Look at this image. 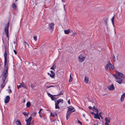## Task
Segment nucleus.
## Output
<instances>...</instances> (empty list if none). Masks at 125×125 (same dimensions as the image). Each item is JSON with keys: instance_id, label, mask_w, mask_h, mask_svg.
Here are the masks:
<instances>
[{"instance_id": "obj_1", "label": "nucleus", "mask_w": 125, "mask_h": 125, "mask_svg": "<svg viewBox=\"0 0 125 125\" xmlns=\"http://www.w3.org/2000/svg\"><path fill=\"white\" fill-rule=\"evenodd\" d=\"M8 74V71H7V69L5 70H3L2 73V83L1 85V88H3L5 85V82L6 79Z\"/></svg>"}, {"instance_id": "obj_2", "label": "nucleus", "mask_w": 125, "mask_h": 125, "mask_svg": "<svg viewBox=\"0 0 125 125\" xmlns=\"http://www.w3.org/2000/svg\"><path fill=\"white\" fill-rule=\"evenodd\" d=\"M9 23L7 24L6 25L4 29V31L6 35V37L8 39V45H9Z\"/></svg>"}, {"instance_id": "obj_3", "label": "nucleus", "mask_w": 125, "mask_h": 125, "mask_svg": "<svg viewBox=\"0 0 125 125\" xmlns=\"http://www.w3.org/2000/svg\"><path fill=\"white\" fill-rule=\"evenodd\" d=\"M7 52H5L4 53V66L5 67V68L4 70H5L6 69L8 71V63L9 62V61L7 59Z\"/></svg>"}, {"instance_id": "obj_4", "label": "nucleus", "mask_w": 125, "mask_h": 125, "mask_svg": "<svg viewBox=\"0 0 125 125\" xmlns=\"http://www.w3.org/2000/svg\"><path fill=\"white\" fill-rule=\"evenodd\" d=\"M113 76L116 79L115 81L116 82L119 84L124 83V81L123 79L118 77L115 74H113Z\"/></svg>"}, {"instance_id": "obj_5", "label": "nucleus", "mask_w": 125, "mask_h": 125, "mask_svg": "<svg viewBox=\"0 0 125 125\" xmlns=\"http://www.w3.org/2000/svg\"><path fill=\"white\" fill-rule=\"evenodd\" d=\"M85 56L83 54H80L78 57V60L80 62H82L84 60Z\"/></svg>"}, {"instance_id": "obj_6", "label": "nucleus", "mask_w": 125, "mask_h": 125, "mask_svg": "<svg viewBox=\"0 0 125 125\" xmlns=\"http://www.w3.org/2000/svg\"><path fill=\"white\" fill-rule=\"evenodd\" d=\"M116 74L119 77L122 78L121 79L125 78V75L120 72L116 71Z\"/></svg>"}, {"instance_id": "obj_7", "label": "nucleus", "mask_w": 125, "mask_h": 125, "mask_svg": "<svg viewBox=\"0 0 125 125\" xmlns=\"http://www.w3.org/2000/svg\"><path fill=\"white\" fill-rule=\"evenodd\" d=\"M32 119V117H30L28 119H26L25 121L27 123L26 125H34L33 123H31Z\"/></svg>"}, {"instance_id": "obj_8", "label": "nucleus", "mask_w": 125, "mask_h": 125, "mask_svg": "<svg viewBox=\"0 0 125 125\" xmlns=\"http://www.w3.org/2000/svg\"><path fill=\"white\" fill-rule=\"evenodd\" d=\"M48 28L49 29L52 30L54 28V24L53 23H50L49 25Z\"/></svg>"}, {"instance_id": "obj_9", "label": "nucleus", "mask_w": 125, "mask_h": 125, "mask_svg": "<svg viewBox=\"0 0 125 125\" xmlns=\"http://www.w3.org/2000/svg\"><path fill=\"white\" fill-rule=\"evenodd\" d=\"M10 97L9 96H7L4 98V102L5 103H7L10 101Z\"/></svg>"}, {"instance_id": "obj_10", "label": "nucleus", "mask_w": 125, "mask_h": 125, "mask_svg": "<svg viewBox=\"0 0 125 125\" xmlns=\"http://www.w3.org/2000/svg\"><path fill=\"white\" fill-rule=\"evenodd\" d=\"M107 87L108 90H113L115 89V87L113 84Z\"/></svg>"}, {"instance_id": "obj_11", "label": "nucleus", "mask_w": 125, "mask_h": 125, "mask_svg": "<svg viewBox=\"0 0 125 125\" xmlns=\"http://www.w3.org/2000/svg\"><path fill=\"white\" fill-rule=\"evenodd\" d=\"M48 95L50 97L52 100H54L55 99V98L54 96H56V95H52L51 94L48 93Z\"/></svg>"}, {"instance_id": "obj_12", "label": "nucleus", "mask_w": 125, "mask_h": 125, "mask_svg": "<svg viewBox=\"0 0 125 125\" xmlns=\"http://www.w3.org/2000/svg\"><path fill=\"white\" fill-rule=\"evenodd\" d=\"M108 66L107 70L108 69V67L109 69L110 70H113L115 68L114 66L112 64L109 65V66Z\"/></svg>"}, {"instance_id": "obj_13", "label": "nucleus", "mask_w": 125, "mask_h": 125, "mask_svg": "<svg viewBox=\"0 0 125 125\" xmlns=\"http://www.w3.org/2000/svg\"><path fill=\"white\" fill-rule=\"evenodd\" d=\"M84 81L85 83H88L89 82L88 78L87 76H85L84 79Z\"/></svg>"}, {"instance_id": "obj_14", "label": "nucleus", "mask_w": 125, "mask_h": 125, "mask_svg": "<svg viewBox=\"0 0 125 125\" xmlns=\"http://www.w3.org/2000/svg\"><path fill=\"white\" fill-rule=\"evenodd\" d=\"M12 6L13 10H15L17 8V6L13 2L12 3Z\"/></svg>"}, {"instance_id": "obj_15", "label": "nucleus", "mask_w": 125, "mask_h": 125, "mask_svg": "<svg viewBox=\"0 0 125 125\" xmlns=\"http://www.w3.org/2000/svg\"><path fill=\"white\" fill-rule=\"evenodd\" d=\"M125 97V93H123L122 95L121 96L120 99V101L121 102H123L124 101V99Z\"/></svg>"}, {"instance_id": "obj_16", "label": "nucleus", "mask_w": 125, "mask_h": 125, "mask_svg": "<svg viewBox=\"0 0 125 125\" xmlns=\"http://www.w3.org/2000/svg\"><path fill=\"white\" fill-rule=\"evenodd\" d=\"M74 109V107L73 106H70L68 108V110L67 111V113H68L69 112L72 110Z\"/></svg>"}, {"instance_id": "obj_17", "label": "nucleus", "mask_w": 125, "mask_h": 125, "mask_svg": "<svg viewBox=\"0 0 125 125\" xmlns=\"http://www.w3.org/2000/svg\"><path fill=\"white\" fill-rule=\"evenodd\" d=\"M105 120L106 121L105 123H109L110 122V118L109 117H106Z\"/></svg>"}, {"instance_id": "obj_18", "label": "nucleus", "mask_w": 125, "mask_h": 125, "mask_svg": "<svg viewBox=\"0 0 125 125\" xmlns=\"http://www.w3.org/2000/svg\"><path fill=\"white\" fill-rule=\"evenodd\" d=\"M108 19H107L104 20V23L105 24V25L106 26V27L107 28L108 25Z\"/></svg>"}, {"instance_id": "obj_19", "label": "nucleus", "mask_w": 125, "mask_h": 125, "mask_svg": "<svg viewBox=\"0 0 125 125\" xmlns=\"http://www.w3.org/2000/svg\"><path fill=\"white\" fill-rule=\"evenodd\" d=\"M111 64H112L110 63V61H109L108 62V63L105 66V68L106 70H107V68L108 67V66H109V65H111Z\"/></svg>"}, {"instance_id": "obj_20", "label": "nucleus", "mask_w": 125, "mask_h": 125, "mask_svg": "<svg viewBox=\"0 0 125 125\" xmlns=\"http://www.w3.org/2000/svg\"><path fill=\"white\" fill-rule=\"evenodd\" d=\"M94 118H96V119H100V118L99 117V115L98 114H97L96 113V114H95V115H94Z\"/></svg>"}, {"instance_id": "obj_21", "label": "nucleus", "mask_w": 125, "mask_h": 125, "mask_svg": "<svg viewBox=\"0 0 125 125\" xmlns=\"http://www.w3.org/2000/svg\"><path fill=\"white\" fill-rule=\"evenodd\" d=\"M4 48H5V52H7L8 50V47H7V45L6 44H4Z\"/></svg>"}, {"instance_id": "obj_22", "label": "nucleus", "mask_w": 125, "mask_h": 125, "mask_svg": "<svg viewBox=\"0 0 125 125\" xmlns=\"http://www.w3.org/2000/svg\"><path fill=\"white\" fill-rule=\"evenodd\" d=\"M92 110L93 111L95 112H96L97 114L98 113V110L97 109L95 108L94 107L92 108Z\"/></svg>"}, {"instance_id": "obj_23", "label": "nucleus", "mask_w": 125, "mask_h": 125, "mask_svg": "<svg viewBox=\"0 0 125 125\" xmlns=\"http://www.w3.org/2000/svg\"><path fill=\"white\" fill-rule=\"evenodd\" d=\"M71 114V112H70L68 114V113L66 115V118L67 120L68 118L69 117V116Z\"/></svg>"}, {"instance_id": "obj_24", "label": "nucleus", "mask_w": 125, "mask_h": 125, "mask_svg": "<svg viewBox=\"0 0 125 125\" xmlns=\"http://www.w3.org/2000/svg\"><path fill=\"white\" fill-rule=\"evenodd\" d=\"M70 31V29H68L67 30H65L64 31L65 33L66 34H68Z\"/></svg>"}, {"instance_id": "obj_25", "label": "nucleus", "mask_w": 125, "mask_h": 125, "mask_svg": "<svg viewBox=\"0 0 125 125\" xmlns=\"http://www.w3.org/2000/svg\"><path fill=\"white\" fill-rule=\"evenodd\" d=\"M48 74L52 78H53L54 77L55 75H54L53 74H50L49 73H48Z\"/></svg>"}, {"instance_id": "obj_26", "label": "nucleus", "mask_w": 125, "mask_h": 125, "mask_svg": "<svg viewBox=\"0 0 125 125\" xmlns=\"http://www.w3.org/2000/svg\"><path fill=\"white\" fill-rule=\"evenodd\" d=\"M28 112H24L22 113L25 116H27L28 114Z\"/></svg>"}, {"instance_id": "obj_27", "label": "nucleus", "mask_w": 125, "mask_h": 125, "mask_svg": "<svg viewBox=\"0 0 125 125\" xmlns=\"http://www.w3.org/2000/svg\"><path fill=\"white\" fill-rule=\"evenodd\" d=\"M31 105V103L29 102H28L26 104V106L27 107H29Z\"/></svg>"}, {"instance_id": "obj_28", "label": "nucleus", "mask_w": 125, "mask_h": 125, "mask_svg": "<svg viewBox=\"0 0 125 125\" xmlns=\"http://www.w3.org/2000/svg\"><path fill=\"white\" fill-rule=\"evenodd\" d=\"M51 116L55 117L56 116H57V115L55 113H51Z\"/></svg>"}, {"instance_id": "obj_29", "label": "nucleus", "mask_w": 125, "mask_h": 125, "mask_svg": "<svg viewBox=\"0 0 125 125\" xmlns=\"http://www.w3.org/2000/svg\"><path fill=\"white\" fill-rule=\"evenodd\" d=\"M23 45L25 46V47H26V45H27L28 47L29 45L25 41H24L23 43Z\"/></svg>"}, {"instance_id": "obj_30", "label": "nucleus", "mask_w": 125, "mask_h": 125, "mask_svg": "<svg viewBox=\"0 0 125 125\" xmlns=\"http://www.w3.org/2000/svg\"><path fill=\"white\" fill-rule=\"evenodd\" d=\"M24 83L22 82V83H20V85L21 86V87L23 88H26L25 87Z\"/></svg>"}, {"instance_id": "obj_31", "label": "nucleus", "mask_w": 125, "mask_h": 125, "mask_svg": "<svg viewBox=\"0 0 125 125\" xmlns=\"http://www.w3.org/2000/svg\"><path fill=\"white\" fill-rule=\"evenodd\" d=\"M16 124L17 125H21L20 122L19 121H17L16 122Z\"/></svg>"}, {"instance_id": "obj_32", "label": "nucleus", "mask_w": 125, "mask_h": 125, "mask_svg": "<svg viewBox=\"0 0 125 125\" xmlns=\"http://www.w3.org/2000/svg\"><path fill=\"white\" fill-rule=\"evenodd\" d=\"M115 16L114 15V16L113 17L112 19V21L113 23V25H114V18H115Z\"/></svg>"}, {"instance_id": "obj_33", "label": "nucleus", "mask_w": 125, "mask_h": 125, "mask_svg": "<svg viewBox=\"0 0 125 125\" xmlns=\"http://www.w3.org/2000/svg\"><path fill=\"white\" fill-rule=\"evenodd\" d=\"M113 60L114 62H115L116 61L115 57L114 55H113Z\"/></svg>"}, {"instance_id": "obj_34", "label": "nucleus", "mask_w": 125, "mask_h": 125, "mask_svg": "<svg viewBox=\"0 0 125 125\" xmlns=\"http://www.w3.org/2000/svg\"><path fill=\"white\" fill-rule=\"evenodd\" d=\"M56 67L54 65L52 67H51L50 69H51L54 70L56 68Z\"/></svg>"}, {"instance_id": "obj_35", "label": "nucleus", "mask_w": 125, "mask_h": 125, "mask_svg": "<svg viewBox=\"0 0 125 125\" xmlns=\"http://www.w3.org/2000/svg\"><path fill=\"white\" fill-rule=\"evenodd\" d=\"M58 100L59 101V103L61 102L62 103H63V100L62 99H59Z\"/></svg>"}, {"instance_id": "obj_36", "label": "nucleus", "mask_w": 125, "mask_h": 125, "mask_svg": "<svg viewBox=\"0 0 125 125\" xmlns=\"http://www.w3.org/2000/svg\"><path fill=\"white\" fill-rule=\"evenodd\" d=\"M55 105V108L56 109H59L60 108V107L58 105Z\"/></svg>"}, {"instance_id": "obj_37", "label": "nucleus", "mask_w": 125, "mask_h": 125, "mask_svg": "<svg viewBox=\"0 0 125 125\" xmlns=\"http://www.w3.org/2000/svg\"><path fill=\"white\" fill-rule=\"evenodd\" d=\"M33 39L34 40L36 41L37 40V37L36 36H34L33 37Z\"/></svg>"}, {"instance_id": "obj_38", "label": "nucleus", "mask_w": 125, "mask_h": 125, "mask_svg": "<svg viewBox=\"0 0 125 125\" xmlns=\"http://www.w3.org/2000/svg\"><path fill=\"white\" fill-rule=\"evenodd\" d=\"M73 81V79L72 78H70L69 80V82H72Z\"/></svg>"}, {"instance_id": "obj_39", "label": "nucleus", "mask_w": 125, "mask_h": 125, "mask_svg": "<svg viewBox=\"0 0 125 125\" xmlns=\"http://www.w3.org/2000/svg\"><path fill=\"white\" fill-rule=\"evenodd\" d=\"M59 103H59V101L58 100L57 101V102L55 103V105H58Z\"/></svg>"}, {"instance_id": "obj_40", "label": "nucleus", "mask_w": 125, "mask_h": 125, "mask_svg": "<svg viewBox=\"0 0 125 125\" xmlns=\"http://www.w3.org/2000/svg\"><path fill=\"white\" fill-rule=\"evenodd\" d=\"M35 86V85L34 84H31V87L32 88H34Z\"/></svg>"}, {"instance_id": "obj_41", "label": "nucleus", "mask_w": 125, "mask_h": 125, "mask_svg": "<svg viewBox=\"0 0 125 125\" xmlns=\"http://www.w3.org/2000/svg\"><path fill=\"white\" fill-rule=\"evenodd\" d=\"M63 94V93L62 92H61L59 94H58L56 95V96H58L60 95H62Z\"/></svg>"}, {"instance_id": "obj_42", "label": "nucleus", "mask_w": 125, "mask_h": 125, "mask_svg": "<svg viewBox=\"0 0 125 125\" xmlns=\"http://www.w3.org/2000/svg\"><path fill=\"white\" fill-rule=\"evenodd\" d=\"M42 118L44 120H45V119L46 118V116H43V117H42Z\"/></svg>"}, {"instance_id": "obj_43", "label": "nucleus", "mask_w": 125, "mask_h": 125, "mask_svg": "<svg viewBox=\"0 0 125 125\" xmlns=\"http://www.w3.org/2000/svg\"><path fill=\"white\" fill-rule=\"evenodd\" d=\"M17 88L18 89H19V88H20V87H21V85H18L17 86Z\"/></svg>"}, {"instance_id": "obj_44", "label": "nucleus", "mask_w": 125, "mask_h": 125, "mask_svg": "<svg viewBox=\"0 0 125 125\" xmlns=\"http://www.w3.org/2000/svg\"><path fill=\"white\" fill-rule=\"evenodd\" d=\"M51 73L52 74H53L54 75H55V74L53 72V71H51Z\"/></svg>"}, {"instance_id": "obj_45", "label": "nucleus", "mask_w": 125, "mask_h": 125, "mask_svg": "<svg viewBox=\"0 0 125 125\" xmlns=\"http://www.w3.org/2000/svg\"><path fill=\"white\" fill-rule=\"evenodd\" d=\"M9 90L8 93H11L12 91L10 89H9V90Z\"/></svg>"}, {"instance_id": "obj_46", "label": "nucleus", "mask_w": 125, "mask_h": 125, "mask_svg": "<svg viewBox=\"0 0 125 125\" xmlns=\"http://www.w3.org/2000/svg\"><path fill=\"white\" fill-rule=\"evenodd\" d=\"M13 51L14 52V53H15V54H17V52L16 51V50H13Z\"/></svg>"}, {"instance_id": "obj_47", "label": "nucleus", "mask_w": 125, "mask_h": 125, "mask_svg": "<svg viewBox=\"0 0 125 125\" xmlns=\"http://www.w3.org/2000/svg\"><path fill=\"white\" fill-rule=\"evenodd\" d=\"M78 123H79V124H81V125H82V123L80 121L78 120Z\"/></svg>"}, {"instance_id": "obj_48", "label": "nucleus", "mask_w": 125, "mask_h": 125, "mask_svg": "<svg viewBox=\"0 0 125 125\" xmlns=\"http://www.w3.org/2000/svg\"><path fill=\"white\" fill-rule=\"evenodd\" d=\"M68 104H70V99H69L68 101Z\"/></svg>"}, {"instance_id": "obj_49", "label": "nucleus", "mask_w": 125, "mask_h": 125, "mask_svg": "<svg viewBox=\"0 0 125 125\" xmlns=\"http://www.w3.org/2000/svg\"><path fill=\"white\" fill-rule=\"evenodd\" d=\"M51 87V85L50 86H46V88H50V87Z\"/></svg>"}, {"instance_id": "obj_50", "label": "nucleus", "mask_w": 125, "mask_h": 125, "mask_svg": "<svg viewBox=\"0 0 125 125\" xmlns=\"http://www.w3.org/2000/svg\"><path fill=\"white\" fill-rule=\"evenodd\" d=\"M16 40L15 41H14V42H13V43L14 44H17L16 42Z\"/></svg>"}, {"instance_id": "obj_51", "label": "nucleus", "mask_w": 125, "mask_h": 125, "mask_svg": "<svg viewBox=\"0 0 125 125\" xmlns=\"http://www.w3.org/2000/svg\"><path fill=\"white\" fill-rule=\"evenodd\" d=\"M36 114V112H34L33 113V115H34V116H35Z\"/></svg>"}, {"instance_id": "obj_52", "label": "nucleus", "mask_w": 125, "mask_h": 125, "mask_svg": "<svg viewBox=\"0 0 125 125\" xmlns=\"http://www.w3.org/2000/svg\"><path fill=\"white\" fill-rule=\"evenodd\" d=\"M91 114H93V115H94L95 114L93 112H91Z\"/></svg>"}, {"instance_id": "obj_53", "label": "nucleus", "mask_w": 125, "mask_h": 125, "mask_svg": "<svg viewBox=\"0 0 125 125\" xmlns=\"http://www.w3.org/2000/svg\"><path fill=\"white\" fill-rule=\"evenodd\" d=\"M89 109H92V107H91V106H89Z\"/></svg>"}, {"instance_id": "obj_54", "label": "nucleus", "mask_w": 125, "mask_h": 125, "mask_svg": "<svg viewBox=\"0 0 125 125\" xmlns=\"http://www.w3.org/2000/svg\"><path fill=\"white\" fill-rule=\"evenodd\" d=\"M105 125H109V124L107 123H105Z\"/></svg>"}, {"instance_id": "obj_55", "label": "nucleus", "mask_w": 125, "mask_h": 125, "mask_svg": "<svg viewBox=\"0 0 125 125\" xmlns=\"http://www.w3.org/2000/svg\"><path fill=\"white\" fill-rule=\"evenodd\" d=\"M74 111H75V110H74L73 111H72L70 112H71V113H73V112H74Z\"/></svg>"}, {"instance_id": "obj_56", "label": "nucleus", "mask_w": 125, "mask_h": 125, "mask_svg": "<svg viewBox=\"0 0 125 125\" xmlns=\"http://www.w3.org/2000/svg\"><path fill=\"white\" fill-rule=\"evenodd\" d=\"M83 116L84 117H85V114H83Z\"/></svg>"}, {"instance_id": "obj_57", "label": "nucleus", "mask_w": 125, "mask_h": 125, "mask_svg": "<svg viewBox=\"0 0 125 125\" xmlns=\"http://www.w3.org/2000/svg\"><path fill=\"white\" fill-rule=\"evenodd\" d=\"M39 116L41 117V118H42V117L40 114H39Z\"/></svg>"}, {"instance_id": "obj_58", "label": "nucleus", "mask_w": 125, "mask_h": 125, "mask_svg": "<svg viewBox=\"0 0 125 125\" xmlns=\"http://www.w3.org/2000/svg\"><path fill=\"white\" fill-rule=\"evenodd\" d=\"M63 6H64V10L65 11V5H63Z\"/></svg>"}, {"instance_id": "obj_59", "label": "nucleus", "mask_w": 125, "mask_h": 125, "mask_svg": "<svg viewBox=\"0 0 125 125\" xmlns=\"http://www.w3.org/2000/svg\"><path fill=\"white\" fill-rule=\"evenodd\" d=\"M51 87H54V86H53V85H51Z\"/></svg>"}, {"instance_id": "obj_60", "label": "nucleus", "mask_w": 125, "mask_h": 125, "mask_svg": "<svg viewBox=\"0 0 125 125\" xmlns=\"http://www.w3.org/2000/svg\"><path fill=\"white\" fill-rule=\"evenodd\" d=\"M72 78L71 77V74L70 75V78Z\"/></svg>"}, {"instance_id": "obj_61", "label": "nucleus", "mask_w": 125, "mask_h": 125, "mask_svg": "<svg viewBox=\"0 0 125 125\" xmlns=\"http://www.w3.org/2000/svg\"><path fill=\"white\" fill-rule=\"evenodd\" d=\"M18 0H15V2H16Z\"/></svg>"}, {"instance_id": "obj_62", "label": "nucleus", "mask_w": 125, "mask_h": 125, "mask_svg": "<svg viewBox=\"0 0 125 125\" xmlns=\"http://www.w3.org/2000/svg\"><path fill=\"white\" fill-rule=\"evenodd\" d=\"M94 125H98V124H95Z\"/></svg>"}, {"instance_id": "obj_63", "label": "nucleus", "mask_w": 125, "mask_h": 125, "mask_svg": "<svg viewBox=\"0 0 125 125\" xmlns=\"http://www.w3.org/2000/svg\"><path fill=\"white\" fill-rule=\"evenodd\" d=\"M101 113H100L99 114H100V117H101Z\"/></svg>"}, {"instance_id": "obj_64", "label": "nucleus", "mask_w": 125, "mask_h": 125, "mask_svg": "<svg viewBox=\"0 0 125 125\" xmlns=\"http://www.w3.org/2000/svg\"><path fill=\"white\" fill-rule=\"evenodd\" d=\"M42 110V109H41L40 110V111H39L40 112V111Z\"/></svg>"}]
</instances>
